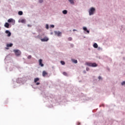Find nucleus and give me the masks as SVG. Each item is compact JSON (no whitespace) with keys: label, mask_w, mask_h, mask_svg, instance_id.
Listing matches in <instances>:
<instances>
[{"label":"nucleus","mask_w":125,"mask_h":125,"mask_svg":"<svg viewBox=\"0 0 125 125\" xmlns=\"http://www.w3.org/2000/svg\"><path fill=\"white\" fill-rule=\"evenodd\" d=\"M43 0H39V2L40 3H42V2H43Z\"/></svg>","instance_id":"b1692460"},{"label":"nucleus","mask_w":125,"mask_h":125,"mask_svg":"<svg viewBox=\"0 0 125 125\" xmlns=\"http://www.w3.org/2000/svg\"><path fill=\"white\" fill-rule=\"evenodd\" d=\"M67 13H68V11L66 10L62 11L63 14H67Z\"/></svg>","instance_id":"2eb2a0df"},{"label":"nucleus","mask_w":125,"mask_h":125,"mask_svg":"<svg viewBox=\"0 0 125 125\" xmlns=\"http://www.w3.org/2000/svg\"><path fill=\"white\" fill-rule=\"evenodd\" d=\"M14 52L17 56H19L21 54V52L19 50H14Z\"/></svg>","instance_id":"7ed1b4c3"},{"label":"nucleus","mask_w":125,"mask_h":125,"mask_svg":"<svg viewBox=\"0 0 125 125\" xmlns=\"http://www.w3.org/2000/svg\"><path fill=\"white\" fill-rule=\"evenodd\" d=\"M71 4H74V0H68Z\"/></svg>","instance_id":"a211bd4d"},{"label":"nucleus","mask_w":125,"mask_h":125,"mask_svg":"<svg viewBox=\"0 0 125 125\" xmlns=\"http://www.w3.org/2000/svg\"><path fill=\"white\" fill-rule=\"evenodd\" d=\"M28 27L30 26L29 25H28Z\"/></svg>","instance_id":"7c9ffc66"},{"label":"nucleus","mask_w":125,"mask_h":125,"mask_svg":"<svg viewBox=\"0 0 125 125\" xmlns=\"http://www.w3.org/2000/svg\"><path fill=\"white\" fill-rule=\"evenodd\" d=\"M72 61L73 63H75V64H77V63H78V61H77V60L72 59Z\"/></svg>","instance_id":"4468645a"},{"label":"nucleus","mask_w":125,"mask_h":125,"mask_svg":"<svg viewBox=\"0 0 125 125\" xmlns=\"http://www.w3.org/2000/svg\"><path fill=\"white\" fill-rule=\"evenodd\" d=\"M40 83H36V85H39Z\"/></svg>","instance_id":"bb28decb"},{"label":"nucleus","mask_w":125,"mask_h":125,"mask_svg":"<svg viewBox=\"0 0 125 125\" xmlns=\"http://www.w3.org/2000/svg\"><path fill=\"white\" fill-rule=\"evenodd\" d=\"M48 38L45 37L43 39H41L42 42H47L48 41Z\"/></svg>","instance_id":"423d86ee"},{"label":"nucleus","mask_w":125,"mask_h":125,"mask_svg":"<svg viewBox=\"0 0 125 125\" xmlns=\"http://www.w3.org/2000/svg\"><path fill=\"white\" fill-rule=\"evenodd\" d=\"M87 70H88V69H86V70H87Z\"/></svg>","instance_id":"473e14b6"},{"label":"nucleus","mask_w":125,"mask_h":125,"mask_svg":"<svg viewBox=\"0 0 125 125\" xmlns=\"http://www.w3.org/2000/svg\"><path fill=\"white\" fill-rule=\"evenodd\" d=\"M39 65L41 66V67H43L44 64L42 63V60L40 59L39 60Z\"/></svg>","instance_id":"39448f33"},{"label":"nucleus","mask_w":125,"mask_h":125,"mask_svg":"<svg viewBox=\"0 0 125 125\" xmlns=\"http://www.w3.org/2000/svg\"><path fill=\"white\" fill-rule=\"evenodd\" d=\"M98 79L99 80H101V76H99Z\"/></svg>","instance_id":"cd10ccee"},{"label":"nucleus","mask_w":125,"mask_h":125,"mask_svg":"<svg viewBox=\"0 0 125 125\" xmlns=\"http://www.w3.org/2000/svg\"><path fill=\"white\" fill-rule=\"evenodd\" d=\"M72 38H71V37L68 38V41H72Z\"/></svg>","instance_id":"393cba45"},{"label":"nucleus","mask_w":125,"mask_h":125,"mask_svg":"<svg viewBox=\"0 0 125 125\" xmlns=\"http://www.w3.org/2000/svg\"><path fill=\"white\" fill-rule=\"evenodd\" d=\"M12 45H13V44H12V43H10L9 44H7L6 46L7 47H11Z\"/></svg>","instance_id":"9d476101"},{"label":"nucleus","mask_w":125,"mask_h":125,"mask_svg":"<svg viewBox=\"0 0 125 125\" xmlns=\"http://www.w3.org/2000/svg\"><path fill=\"white\" fill-rule=\"evenodd\" d=\"M48 75L47 72H46V71H43L42 72V76L43 77H44L45 76H46Z\"/></svg>","instance_id":"1a4fd4ad"},{"label":"nucleus","mask_w":125,"mask_h":125,"mask_svg":"<svg viewBox=\"0 0 125 125\" xmlns=\"http://www.w3.org/2000/svg\"><path fill=\"white\" fill-rule=\"evenodd\" d=\"M87 70H88V69H86V70H87Z\"/></svg>","instance_id":"2f4dec72"},{"label":"nucleus","mask_w":125,"mask_h":125,"mask_svg":"<svg viewBox=\"0 0 125 125\" xmlns=\"http://www.w3.org/2000/svg\"><path fill=\"white\" fill-rule=\"evenodd\" d=\"M19 15H23V12L20 11L18 12Z\"/></svg>","instance_id":"f3484780"},{"label":"nucleus","mask_w":125,"mask_h":125,"mask_svg":"<svg viewBox=\"0 0 125 125\" xmlns=\"http://www.w3.org/2000/svg\"><path fill=\"white\" fill-rule=\"evenodd\" d=\"M6 49H8V48H6Z\"/></svg>","instance_id":"c756f323"},{"label":"nucleus","mask_w":125,"mask_h":125,"mask_svg":"<svg viewBox=\"0 0 125 125\" xmlns=\"http://www.w3.org/2000/svg\"><path fill=\"white\" fill-rule=\"evenodd\" d=\"M61 63L62 64V65H64L65 64V62L64 61H61Z\"/></svg>","instance_id":"6ab92c4d"},{"label":"nucleus","mask_w":125,"mask_h":125,"mask_svg":"<svg viewBox=\"0 0 125 125\" xmlns=\"http://www.w3.org/2000/svg\"><path fill=\"white\" fill-rule=\"evenodd\" d=\"M40 81V78H36L34 79V83H37V82H39Z\"/></svg>","instance_id":"ddd939ff"},{"label":"nucleus","mask_w":125,"mask_h":125,"mask_svg":"<svg viewBox=\"0 0 125 125\" xmlns=\"http://www.w3.org/2000/svg\"><path fill=\"white\" fill-rule=\"evenodd\" d=\"M12 21H13V19H9L8 20V22L9 23H11V22H12Z\"/></svg>","instance_id":"dca6fc26"},{"label":"nucleus","mask_w":125,"mask_h":125,"mask_svg":"<svg viewBox=\"0 0 125 125\" xmlns=\"http://www.w3.org/2000/svg\"><path fill=\"white\" fill-rule=\"evenodd\" d=\"M76 31V30H75V29H74V30H73V31Z\"/></svg>","instance_id":"c85d7f7f"},{"label":"nucleus","mask_w":125,"mask_h":125,"mask_svg":"<svg viewBox=\"0 0 125 125\" xmlns=\"http://www.w3.org/2000/svg\"><path fill=\"white\" fill-rule=\"evenodd\" d=\"M5 33L8 34L7 37H10L11 36V33L9 30H6Z\"/></svg>","instance_id":"0eeeda50"},{"label":"nucleus","mask_w":125,"mask_h":125,"mask_svg":"<svg viewBox=\"0 0 125 125\" xmlns=\"http://www.w3.org/2000/svg\"><path fill=\"white\" fill-rule=\"evenodd\" d=\"M4 27L5 28H9V23H8V22H6L4 24Z\"/></svg>","instance_id":"6e6552de"},{"label":"nucleus","mask_w":125,"mask_h":125,"mask_svg":"<svg viewBox=\"0 0 125 125\" xmlns=\"http://www.w3.org/2000/svg\"><path fill=\"white\" fill-rule=\"evenodd\" d=\"M83 30H84V31H85L88 33H89V31L87 30V28H86V27H83Z\"/></svg>","instance_id":"9b49d317"},{"label":"nucleus","mask_w":125,"mask_h":125,"mask_svg":"<svg viewBox=\"0 0 125 125\" xmlns=\"http://www.w3.org/2000/svg\"><path fill=\"white\" fill-rule=\"evenodd\" d=\"M46 29H47V30H48L49 29V27H48V24H46Z\"/></svg>","instance_id":"4be33fe9"},{"label":"nucleus","mask_w":125,"mask_h":125,"mask_svg":"<svg viewBox=\"0 0 125 125\" xmlns=\"http://www.w3.org/2000/svg\"><path fill=\"white\" fill-rule=\"evenodd\" d=\"M55 35L56 36H58V37H60L61 36V35H62V33L60 32V31H55Z\"/></svg>","instance_id":"20e7f679"},{"label":"nucleus","mask_w":125,"mask_h":125,"mask_svg":"<svg viewBox=\"0 0 125 125\" xmlns=\"http://www.w3.org/2000/svg\"><path fill=\"white\" fill-rule=\"evenodd\" d=\"M21 23H25V20H21Z\"/></svg>","instance_id":"412c9836"},{"label":"nucleus","mask_w":125,"mask_h":125,"mask_svg":"<svg viewBox=\"0 0 125 125\" xmlns=\"http://www.w3.org/2000/svg\"><path fill=\"white\" fill-rule=\"evenodd\" d=\"M27 58H28V59H31V58H32V56H31V55L28 56Z\"/></svg>","instance_id":"5701e85b"},{"label":"nucleus","mask_w":125,"mask_h":125,"mask_svg":"<svg viewBox=\"0 0 125 125\" xmlns=\"http://www.w3.org/2000/svg\"><path fill=\"white\" fill-rule=\"evenodd\" d=\"M94 12H95V8H94V7H91L89 10V15H93L94 14Z\"/></svg>","instance_id":"f03ea898"},{"label":"nucleus","mask_w":125,"mask_h":125,"mask_svg":"<svg viewBox=\"0 0 125 125\" xmlns=\"http://www.w3.org/2000/svg\"><path fill=\"white\" fill-rule=\"evenodd\" d=\"M93 47H94V48H97V47H98V45L97 44V43H95L93 44Z\"/></svg>","instance_id":"f8f14e48"},{"label":"nucleus","mask_w":125,"mask_h":125,"mask_svg":"<svg viewBox=\"0 0 125 125\" xmlns=\"http://www.w3.org/2000/svg\"><path fill=\"white\" fill-rule=\"evenodd\" d=\"M51 28H53L54 27V25L52 24L50 25Z\"/></svg>","instance_id":"a878e982"},{"label":"nucleus","mask_w":125,"mask_h":125,"mask_svg":"<svg viewBox=\"0 0 125 125\" xmlns=\"http://www.w3.org/2000/svg\"><path fill=\"white\" fill-rule=\"evenodd\" d=\"M86 64L87 66H89L90 67H97L98 66L96 63L86 62Z\"/></svg>","instance_id":"f257e3e1"},{"label":"nucleus","mask_w":125,"mask_h":125,"mask_svg":"<svg viewBox=\"0 0 125 125\" xmlns=\"http://www.w3.org/2000/svg\"><path fill=\"white\" fill-rule=\"evenodd\" d=\"M62 74L64 76H68V74L65 72H63Z\"/></svg>","instance_id":"aec40b11"}]
</instances>
